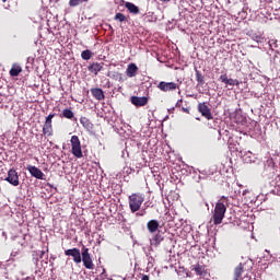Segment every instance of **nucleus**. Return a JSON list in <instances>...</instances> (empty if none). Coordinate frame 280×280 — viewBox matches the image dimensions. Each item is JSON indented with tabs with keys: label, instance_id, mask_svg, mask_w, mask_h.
<instances>
[{
	"label": "nucleus",
	"instance_id": "28",
	"mask_svg": "<svg viewBox=\"0 0 280 280\" xmlns=\"http://www.w3.org/2000/svg\"><path fill=\"white\" fill-rule=\"evenodd\" d=\"M89 0H69L70 8H78L80 3H86Z\"/></svg>",
	"mask_w": 280,
	"mask_h": 280
},
{
	"label": "nucleus",
	"instance_id": "16",
	"mask_svg": "<svg viewBox=\"0 0 280 280\" xmlns=\"http://www.w3.org/2000/svg\"><path fill=\"white\" fill-rule=\"evenodd\" d=\"M137 71H139V68L135 63H129L126 70V75L128 78H135L137 75Z\"/></svg>",
	"mask_w": 280,
	"mask_h": 280
},
{
	"label": "nucleus",
	"instance_id": "13",
	"mask_svg": "<svg viewBox=\"0 0 280 280\" xmlns=\"http://www.w3.org/2000/svg\"><path fill=\"white\" fill-rule=\"evenodd\" d=\"M163 234H161V232H158L155 235H153L152 238H150V245L156 248L161 246V242H163Z\"/></svg>",
	"mask_w": 280,
	"mask_h": 280
},
{
	"label": "nucleus",
	"instance_id": "14",
	"mask_svg": "<svg viewBox=\"0 0 280 280\" xmlns=\"http://www.w3.org/2000/svg\"><path fill=\"white\" fill-rule=\"evenodd\" d=\"M131 104H133V106H145V104H148V97L145 96H132L131 97Z\"/></svg>",
	"mask_w": 280,
	"mask_h": 280
},
{
	"label": "nucleus",
	"instance_id": "27",
	"mask_svg": "<svg viewBox=\"0 0 280 280\" xmlns=\"http://www.w3.org/2000/svg\"><path fill=\"white\" fill-rule=\"evenodd\" d=\"M194 270L199 277H202L205 275V266L202 265H196Z\"/></svg>",
	"mask_w": 280,
	"mask_h": 280
},
{
	"label": "nucleus",
	"instance_id": "31",
	"mask_svg": "<svg viewBox=\"0 0 280 280\" xmlns=\"http://www.w3.org/2000/svg\"><path fill=\"white\" fill-rule=\"evenodd\" d=\"M27 65H32L34 62V57H28L26 59Z\"/></svg>",
	"mask_w": 280,
	"mask_h": 280
},
{
	"label": "nucleus",
	"instance_id": "24",
	"mask_svg": "<svg viewBox=\"0 0 280 280\" xmlns=\"http://www.w3.org/2000/svg\"><path fill=\"white\" fill-rule=\"evenodd\" d=\"M247 36H250L252 40H255L256 43H261V40H264V37L260 34H257L253 31L248 32Z\"/></svg>",
	"mask_w": 280,
	"mask_h": 280
},
{
	"label": "nucleus",
	"instance_id": "12",
	"mask_svg": "<svg viewBox=\"0 0 280 280\" xmlns=\"http://www.w3.org/2000/svg\"><path fill=\"white\" fill-rule=\"evenodd\" d=\"M241 156L244 163H255V161H257V156L250 151H247L245 153L241 151Z\"/></svg>",
	"mask_w": 280,
	"mask_h": 280
},
{
	"label": "nucleus",
	"instance_id": "38",
	"mask_svg": "<svg viewBox=\"0 0 280 280\" xmlns=\"http://www.w3.org/2000/svg\"><path fill=\"white\" fill-rule=\"evenodd\" d=\"M162 3H167L170 2L171 0H160Z\"/></svg>",
	"mask_w": 280,
	"mask_h": 280
},
{
	"label": "nucleus",
	"instance_id": "37",
	"mask_svg": "<svg viewBox=\"0 0 280 280\" xmlns=\"http://www.w3.org/2000/svg\"><path fill=\"white\" fill-rule=\"evenodd\" d=\"M34 259V261H35V264H36V267L38 268V258H33Z\"/></svg>",
	"mask_w": 280,
	"mask_h": 280
},
{
	"label": "nucleus",
	"instance_id": "20",
	"mask_svg": "<svg viewBox=\"0 0 280 280\" xmlns=\"http://www.w3.org/2000/svg\"><path fill=\"white\" fill-rule=\"evenodd\" d=\"M125 8L128 9V11L130 12V14H139V7H137L135 3L132 2H126L125 3Z\"/></svg>",
	"mask_w": 280,
	"mask_h": 280
},
{
	"label": "nucleus",
	"instance_id": "34",
	"mask_svg": "<svg viewBox=\"0 0 280 280\" xmlns=\"http://www.w3.org/2000/svg\"><path fill=\"white\" fill-rule=\"evenodd\" d=\"M141 280H150V277L148 275H142Z\"/></svg>",
	"mask_w": 280,
	"mask_h": 280
},
{
	"label": "nucleus",
	"instance_id": "41",
	"mask_svg": "<svg viewBox=\"0 0 280 280\" xmlns=\"http://www.w3.org/2000/svg\"><path fill=\"white\" fill-rule=\"evenodd\" d=\"M3 1V3H5V1H8V0H2Z\"/></svg>",
	"mask_w": 280,
	"mask_h": 280
},
{
	"label": "nucleus",
	"instance_id": "42",
	"mask_svg": "<svg viewBox=\"0 0 280 280\" xmlns=\"http://www.w3.org/2000/svg\"><path fill=\"white\" fill-rule=\"evenodd\" d=\"M247 280H250V278H247Z\"/></svg>",
	"mask_w": 280,
	"mask_h": 280
},
{
	"label": "nucleus",
	"instance_id": "17",
	"mask_svg": "<svg viewBox=\"0 0 280 280\" xmlns=\"http://www.w3.org/2000/svg\"><path fill=\"white\" fill-rule=\"evenodd\" d=\"M43 135L44 137H54V125L45 122L43 126Z\"/></svg>",
	"mask_w": 280,
	"mask_h": 280
},
{
	"label": "nucleus",
	"instance_id": "10",
	"mask_svg": "<svg viewBox=\"0 0 280 280\" xmlns=\"http://www.w3.org/2000/svg\"><path fill=\"white\" fill-rule=\"evenodd\" d=\"M220 81L228 86H240V81L236 79H229L226 74L220 75Z\"/></svg>",
	"mask_w": 280,
	"mask_h": 280
},
{
	"label": "nucleus",
	"instance_id": "40",
	"mask_svg": "<svg viewBox=\"0 0 280 280\" xmlns=\"http://www.w3.org/2000/svg\"><path fill=\"white\" fill-rule=\"evenodd\" d=\"M269 46H270V47H272V40H271V42H269Z\"/></svg>",
	"mask_w": 280,
	"mask_h": 280
},
{
	"label": "nucleus",
	"instance_id": "7",
	"mask_svg": "<svg viewBox=\"0 0 280 280\" xmlns=\"http://www.w3.org/2000/svg\"><path fill=\"white\" fill-rule=\"evenodd\" d=\"M26 170L30 172L33 178H37L38 180H45V173L40 171V168L32 165H27Z\"/></svg>",
	"mask_w": 280,
	"mask_h": 280
},
{
	"label": "nucleus",
	"instance_id": "1",
	"mask_svg": "<svg viewBox=\"0 0 280 280\" xmlns=\"http://www.w3.org/2000/svg\"><path fill=\"white\" fill-rule=\"evenodd\" d=\"M229 203V198L222 197L214 207V212L212 215L213 224H222L224 220V214L226 213V205Z\"/></svg>",
	"mask_w": 280,
	"mask_h": 280
},
{
	"label": "nucleus",
	"instance_id": "29",
	"mask_svg": "<svg viewBox=\"0 0 280 280\" xmlns=\"http://www.w3.org/2000/svg\"><path fill=\"white\" fill-rule=\"evenodd\" d=\"M114 19L115 21H119V23H124V21H126V15H124V13H116Z\"/></svg>",
	"mask_w": 280,
	"mask_h": 280
},
{
	"label": "nucleus",
	"instance_id": "30",
	"mask_svg": "<svg viewBox=\"0 0 280 280\" xmlns=\"http://www.w3.org/2000/svg\"><path fill=\"white\" fill-rule=\"evenodd\" d=\"M54 117H56V114H49V115L46 117L45 124H51Z\"/></svg>",
	"mask_w": 280,
	"mask_h": 280
},
{
	"label": "nucleus",
	"instance_id": "5",
	"mask_svg": "<svg viewBox=\"0 0 280 280\" xmlns=\"http://www.w3.org/2000/svg\"><path fill=\"white\" fill-rule=\"evenodd\" d=\"M65 255L67 257H73L74 264H82V253H80L79 248H71V249H66Z\"/></svg>",
	"mask_w": 280,
	"mask_h": 280
},
{
	"label": "nucleus",
	"instance_id": "26",
	"mask_svg": "<svg viewBox=\"0 0 280 280\" xmlns=\"http://www.w3.org/2000/svg\"><path fill=\"white\" fill-rule=\"evenodd\" d=\"M82 60H91L93 58V52L91 50L86 49L81 52Z\"/></svg>",
	"mask_w": 280,
	"mask_h": 280
},
{
	"label": "nucleus",
	"instance_id": "32",
	"mask_svg": "<svg viewBox=\"0 0 280 280\" xmlns=\"http://www.w3.org/2000/svg\"><path fill=\"white\" fill-rule=\"evenodd\" d=\"M180 106H183V100H179V101H177V103H176V107H177V108H180Z\"/></svg>",
	"mask_w": 280,
	"mask_h": 280
},
{
	"label": "nucleus",
	"instance_id": "36",
	"mask_svg": "<svg viewBox=\"0 0 280 280\" xmlns=\"http://www.w3.org/2000/svg\"><path fill=\"white\" fill-rule=\"evenodd\" d=\"M202 178H205V177H202V175H199L198 178L196 179V182L200 183V180H202Z\"/></svg>",
	"mask_w": 280,
	"mask_h": 280
},
{
	"label": "nucleus",
	"instance_id": "2",
	"mask_svg": "<svg viewBox=\"0 0 280 280\" xmlns=\"http://www.w3.org/2000/svg\"><path fill=\"white\" fill-rule=\"evenodd\" d=\"M145 201V196L140 192H135L129 196V208L131 213H137L139 209H141V206Z\"/></svg>",
	"mask_w": 280,
	"mask_h": 280
},
{
	"label": "nucleus",
	"instance_id": "4",
	"mask_svg": "<svg viewBox=\"0 0 280 280\" xmlns=\"http://www.w3.org/2000/svg\"><path fill=\"white\" fill-rule=\"evenodd\" d=\"M71 152L73 154V156H75V159H82V156H84V154L82 153V144L80 142V138H78V136H72L71 140Z\"/></svg>",
	"mask_w": 280,
	"mask_h": 280
},
{
	"label": "nucleus",
	"instance_id": "25",
	"mask_svg": "<svg viewBox=\"0 0 280 280\" xmlns=\"http://www.w3.org/2000/svg\"><path fill=\"white\" fill-rule=\"evenodd\" d=\"M62 117H65V119H73L74 114L73 110L66 108L62 110Z\"/></svg>",
	"mask_w": 280,
	"mask_h": 280
},
{
	"label": "nucleus",
	"instance_id": "21",
	"mask_svg": "<svg viewBox=\"0 0 280 280\" xmlns=\"http://www.w3.org/2000/svg\"><path fill=\"white\" fill-rule=\"evenodd\" d=\"M244 272V265L240 264L235 269H234V279L233 280H240L242 279V273Z\"/></svg>",
	"mask_w": 280,
	"mask_h": 280
},
{
	"label": "nucleus",
	"instance_id": "43",
	"mask_svg": "<svg viewBox=\"0 0 280 280\" xmlns=\"http://www.w3.org/2000/svg\"><path fill=\"white\" fill-rule=\"evenodd\" d=\"M240 280H244V279L240 278Z\"/></svg>",
	"mask_w": 280,
	"mask_h": 280
},
{
	"label": "nucleus",
	"instance_id": "11",
	"mask_svg": "<svg viewBox=\"0 0 280 280\" xmlns=\"http://www.w3.org/2000/svg\"><path fill=\"white\" fill-rule=\"evenodd\" d=\"M103 69L104 62H93L90 66H88V71H90V73H94V75H97V73Z\"/></svg>",
	"mask_w": 280,
	"mask_h": 280
},
{
	"label": "nucleus",
	"instance_id": "22",
	"mask_svg": "<svg viewBox=\"0 0 280 280\" xmlns=\"http://www.w3.org/2000/svg\"><path fill=\"white\" fill-rule=\"evenodd\" d=\"M21 71H23V69L21 68V66L14 63L10 70V75L12 78H16L19 75V73H21Z\"/></svg>",
	"mask_w": 280,
	"mask_h": 280
},
{
	"label": "nucleus",
	"instance_id": "19",
	"mask_svg": "<svg viewBox=\"0 0 280 280\" xmlns=\"http://www.w3.org/2000/svg\"><path fill=\"white\" fill-rule=\"evenodd\" d=\"M80 124L85 128V130H93V124L91 120L86 117H81L80 118Z\"/></svg>",
	"mask_w": 280,
	"mask_h": 280
},
{
	"label": "nucleus",
	"instance_id": "15",
	"mask_svg": "<svg viewBox=\"0 0 280 280\" xmlns=\"http://www.w3.org/2000/svg\"><path fill=\"white\" fill-rule=\"evenodd\" d=\"M91 93L93 95V97L95 100H97L98 102H102V100L105 98V95H104V90L100 89V88H93L91 89Z\"/></svg>",
	"mask_w": 280,
	"mask_h": 280
},
{
	"label": "nucleus",
	"instance_id": "39",
	"mask_svg": "<svg viewBox=\"0 0 280 280\" xmlns=\"http://www.w3.org/2000/svg\"><path fill=\"white\" fill-rule=\"evenodd\" d=\"M137 215H145V211H142L141 213H137Z\"/></svg>",
	"mask_w": 280,
	"mask_h": 280
},
{
	"label": "nucleus",
	"instance_id": "6",
	"mask_svg": "<svg viewBox=\"0 0 280 280\" xmlns=\"http://www.w3.org/2000/svg\"><path fill=\"white\" fill-rule=\"evenodd\" d=\"M5 180L10 185H13V187H19V173H16V170L14 168L9 170Z\"/></svg>",
	"mask_w": 280,
	"mask_h": 280
},
{
	"label": "nucleus",
	"instance_id": "18",
	"mask_svg": "<svg viewBox=\"0 0 280 280\" xmlns=\"http://www.w3.org/2000/svg\"><path fill=\"white\" fill-rule=\"evenodd\" d=\"M159 222L156 220H150L148 223H147V229L149 231V233H156V231H159Z\"/></svg>",
	"mask_w": 280,
	"mask_h": 280
},
{
	"label": "nucleus",
	"instance_id": "33",
	"mask_svg": "<svg viewBox=\"0 0 280 280\" xmlns=\"http://www.w3.org/2000/svg\"><path fill=\"white\" fill-rule=\"evenodd\" d=\"M44 256H45V250H40L39 252V259H43Z\"/></svg>",
	"mask_w": 280,
	"mask_h": 280
},
{
	"label": "nucleus",
	"instance_id": "3",
	"mask_svg": "<svg viewBox=\"0 0 280 280\" xmlns=\"http://www.w3.org/2000/svg\"><path fill=\"white\" fill-rule=\"evenodd\" d=\"M81 261L83 262L84 268H86L88 270H93V268H95V265L93 264V258L89 253V248L84 245L81 248Z\"/></svg>",
	"mask_w": 280,
	"mask_h": 280
},
{
	"label": "nucleus",
	"instance_id": "35",
	"mask_svg": "<svg viewBox=\"0 0 280 280\" xmlns=\"http://www.w3.org/2000/svg\"><path fill=\"white\" fill-rule=\"evenodd\" d=\"M182 110H183V113L189 114V108H187V107H183Z\"/></svg>",
	"mask_w": 280,
	"mask_h": 280
},
{
	"label": "nucleus",
	"instance_id": "23",
	"mask_svg": "<svg viewBox=\"0 0 280 280\" xmlns=\"http://www.w3.org/2000/svg\"><path fill=\"white\" fill-rule=\"evenodd\" d=\"M195 73H196V80L198 82V85L203 86L205 75H202V72H200V70H198V69H195Z\"/></svg>",
	"mask_w": 280,
	"mask_h": 280
},
{
	"label": "nucleus",
	"instance_id": "9",
	"mask_svg": "<svg viewBox=\"0 0 280 280\" xmlns=\"http://www.w3.org/2000/svg\"><path fill=\"white\" fill-rule=\"evenodd\" d=\"M198 110L202 115V117H206V119H213L211 109L209 108V106L206 103H199Z\"/></svg>",
	"mask_w": 280,
	"mask_h": 280
},
{
	"label": "nucleus",
	"instance_id": "8",
	"mask_svg": "<svg viewBox=\"0 0 280 280\" xmlns=\"http://www.w3.org/2000/svg\"><path fill=\"white\" fill-rule=\"evenodd\" d=\"M158 89H160V91H163L164 93H167V91H176L177 84L174 82L161 81L158 84Z\"/></svg>",
	"mask_w": 280,
	"mask_h": 280
}]
</instances>
